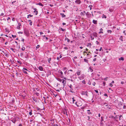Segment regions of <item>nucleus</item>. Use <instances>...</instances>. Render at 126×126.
Wrapping results in <instances>:
<instances>
[{
    "label": "nucleus",
    "instance_id": "nucleus-1",
    "mask_svg": "<svg viewBox=\"0 0 126 126\" xmlns=\"http://www.w3.org/2000/svg\"><path fill=\"white\" fill-rule=\"evenodd\" d=\"M75 104L78 107L81 106L82 105L81 103L80 102H76Z\"/></svg>",
    "mask_w": 126,
    "mask_h": 126
},
{
    "label": "nucleus",
    "instance_id": "nucleus-2",
    "mask_svg": "<svg viewBox=\"0 0 126 126\" xmlns=\"http://www.w3.org/2000/svg\"><path fill=\"white\" fill-rule=\"evenodd\" d=\"M24 33L27 36H28L29 35V32L28 30H25L24 31Z\"/></svg>",
    "mask_w": 126,
    "mask_h": 126
},
{
    "label": "nucleus",
    "instance_id": "nucleus-3",
    "mask_svg": "<svg viewBox=\"0 0 126 126\" xmlns=\"http://www.w3.org/2000/svg\"><path fill=\"white\" fill-rule=\"evenodd\" d=\"M88 92L87 91H82L81 92V94L82 95H85L86 96H88Z\"/></svg>",
    "mask_w": 126,
    "mask_h": 126
},
{
    "label": "nucleus",
    "instance_id": "nucleus-4",
    "mask_svg": "<svg viewBox=\"0 0 126 126\" xmlns=\"http://www.w3.org/2000/svg\"><path fill=\"white\" fill-rule=\"evenodd\" d=\"M86 16H88L89 18H90L91 17V15L88 12H87L86 13Z\"/></svg>",
    "mask_w": 126,
    "mask_h": 126
},
{
    "label": "nucleus",
    "instance_id": "nucleus-5",
    "mask_svg": "<svg viewBox=\"0 0 126 126\" xmlns=\"http://www.w3.org/2000/svg\"><path fill=\"white\" fill-rule=\"evenodd\" d=\"M62 83L63 84V87L65 85V84L66 83V81L63 79H62Z\"/></svg>",
    "mask_w": 126,
    "mask_h": 126
},
{
    "label": "nucleus",
    "instance_id": "nucleus-6",
    "mask_svg": "<svg viewBox=\"0 0 126 126\" xmlns=\"http://www.w3.org/2000/svg\"><path fill=\"white\" fill-rule=\"evenodd\" d=\"M33 9L34 10L33 11L34 13L35 14V15H37L38 12V11H37V9L36 8H34Z\"/></svg>",
    "mask_w": 126,
    "mask_h": 126
},
{
    "label": "nucleus",
    "instance_id": "nucleus-7",
    "mask_svg": "<svg viewBox=\"0 0 126 126\" xmlns=\"http://www.w3.org/2000/svg\"><path fill=\"white\" fill-rule=\"evenodd\" d=\"M75 2L78 4H80L81 3V1L80 0H76L75 1Z\"/></svg>",
    "mask_w": 126,
    "mask_h": 126
},
{
    "label": "nucleus",
    "instance_id": "nucleus-8",
    "mask_svg": "<svg viewBox=\"0 0 126 126\" xmlns=\"http://www.w3.org/2000/svg\"><path fill=\"white\" fill-rule=\"evenodd\" d=\"M114 10V8L113 7H110L109 9V11L111 12H112Z\"/></svg>",
    "mask_w": 126,
    "mask_h": 126
},
{
    "label": "nucleus",
    "instance_id": "nucleus-9",
    "mask_svg": "<svg viewBox=\"0 0 126 126\" xmlns=\"http://www.w3.org/2000/svg\"><path fill=\"white\" fill-rule=\"evenodd\" d=\"M78 78L80 80H81L84 79V77L83 76H80Z\"/></svg>",
    "mask_w": 126,
    "mask_h": 126
},
{
    "label": "nucleus",
    "instance_id": "nucleus-10",
    "mask_svg": "<svg viewBox=\"0 0 126 126\" xmlns=\"http://www.w3.org/2000/svg\"><path fill=\"white\" fill-rule=\"evenodd\" d=\"M93 22L95 24H97V21L96 20H93Z\"/></svg>",
    "mask_w": 126,
    "mask_h": 126
},
{
    "label": "nucleus",
    "instance_id": "nucleus-11",
    "mask_svg": "<svg viewBox=\"0 0 126 126\" xmlns=\"http://www.w3.org/2000/svg\"><path fill=\"white\" fill-rule=\"evenodd\" d=\"M38 69L41 71H42L43 70V67L41 66H40L38 68Z\"/></svg>",
    "mask_w": 126,
    "mask_h": 126
},
{
    "label": "nucleus",
    "instance_id": "nucleus-12",
    "mask_svg": "<svg viewBox=\"0 0 126 126\" xmlns=\"http://www.w3.org/2000/svg\"><path fill=\"white\" fill-rule=\"evenodd\" d=\"M70 88L71 89V90H73V87L71 84H70L69 86Z\"/></svg>",
    "mask_w": 126,
    "mask_h": 126
},
{
    "label": "nucleus",
    "instance_id": "nucleus-13",
    "mask_svg": "<svg viewBox=\"0 0 126 126\" xmlns=\"http://www.w3.org/2000/svg\"><path fill=\"white\" fill-rule=\"evenodd\" d=\"M93 35L94 36L97 37V34L96 33L94 32L93 33Z\"/></svg>",
    "mask_w": 126,
    "mask_h": 126
},
{
    "label": "nucleus",
    "instance_id": "nucleus-14",
    "mask_svg": "<svg viewBox=\"0 0 126 126\" xmlns=\"http://www.w3.org/2000/svg\"><path fill=\"white\" fill-rule=\"evenodd\" d=\"M100 31L99 32V33H103V32L102 31L103 30V29L101 28L100 29Z\"/></svg>",
    "mask_w": 126,
    "mask_h": 126
},
{
    "label": "nucleus",
    "instance_id": "nucleus-15",
    "mask_svg": "<svg viewBox=\"0 0 126 126\" xmlns=\"http://www.w3.org/2000/svg\"><path fill=\"white\" fill-rule=\"evenodd\" d=\"M87 47H90L91 46V44L90 43H88L87 44Z\"/></svg>",
    "mask_w": 126,
    "mask_h": 126
},
{
    "label": "nucleus",
    "instance_id": "nucleus-16",
    "mask_svg": "<svg viewBox=\"0 0 126 126\" xmlns=\"http://www.w3.org/2000/svg\"><path fill=\"white\" fill-rule=\"evenodd\" d=\"M36 4L37 5H39L42 7L43 6H44V5L42 4L41 2H39L38 3Z\"/></svg>",
    "mask_w": 126,
    "mask_h": 126
},
{
    "label": "nucleus",
    "instance_id": "nucleus-17",
    "mask_svg": "<svg viewBox=\"0 0 126 126\" xmlns=\"http://www.w3.org/2000/svg\"><path fill=\"white\" fill-rule=\"evenodd\" d=\"M119 60L120 61L121 60L123 61H124V59L123 57H121L119 59Z\"/></svg>",
    "mask_w": 126,
    "mask_h": 126
},
{
    "label": "nucleus",
    "instance_id": "nucleus-18",
    "mask_svg": "<svg viewBox=\"0 0 126 126\" xmlns=\"http://www.w3.org/2000/svg\"><path fill=\"white\" fill-rule=\"evenodd\" d=\"M60 14L62 16V17H64L66 16L65 15H64L63 13H60Z\"/></svg>",
    "mask_w": 126,
    "mask_h": 126
},
{
    "label": "nucleus",
    "instance_id": "nucleus-19",
    "mask_svg": "<svg viewBox=\"0 0 126 126\" xmlns=\"http://www.w3.org/2000/svg\"><path fill=\"white\" fill-rule=\"evenodd\" d=\"M87 111H88L87 113L89 114H92V112L90 111V110H87Z\"/></svg>",
    "mask_w": 126,
    "mask_h": 126
},
{
    "label": "nucleus",
    "instance_id": "nucleus-20",
    "mask_svg": "<svg viewBox=\"0 0 126 126\" xmlns=\"http://www.w3.org/2000/svg\"><path fill=\"white\" fill-rule=\"evenodd\" d=\"M30 111L29 112V114L30 115H31L32 114V110H30Z\"/></svg>",
    "mask_w": 126,
    "mask_h": 126
},
{
    "label": "nucleus",
    "instance_id": "nucleus-21",
    "mask_svg": "<svg viewBox=\"0 0 126 126\" xmlns=\"http://www.w3.org/2000/svg\"><path fill=\"white\" fill-rule=\"evenodd\" d=\"M106 18V16L105 15H104V14H103L102 16V18Z\"/></svg>",
    "mask_w": 126,
    "mask_h": 126
},
{
    "label": "nucleus",
    "instance_id": "nucleus-22",
    "mask_svg": "<svg viewBox=\"0 0 126 126\" xmlns=\"http://www.w3.org/2000/svg\"><path fill=\"white\" fill-rule=\"evenodd\" d=\"M51 60V58H48L47 60V61L48 63H50V61Z\"/></svg>",
    "mask_w": 126,
    "mask_h": 126
},
{
    "label": "nucleus",
    "instance_id": "nucleus-23",
    "mask_svg": "<svg viewBox=\"0 0 126 126\" xmlns=\"http://www.w3.org/2000/svg\"><path fill=\"white\" fill-rule=\"evenodd\" d=\"M84 61L85 62H86L87 63H88V60L86 59H84Z\"/></svg>",
    "mask_w": 126,
    "mask_h": 126
},
{
    "label": "nucleus",
    "instance_id": "nucleus-24",
    "mask_svg": "<svg viewBox=\"0 0 126 126\" xmlns=\"http://www.w3.org/2000/svg\"><path fill=\"white\" fill-rule=\"evenodd\" d=\"M17 63L19 64H22V63L20 61H17Z\"/></svg>",
    "mask_w": 126,
    "mask_h": 126
},
{
    "label": "nucleus",
    "instance_id": "nucleus-25",
    "mask_svg": "<svg viewBox=\"0 0 126 126\" xmlns=\"http://www.w3.org/2000/svg\"><path fill=\"white\" fill-rule=\"evenodd\" d=\"M76 73L78 76L80 74V71L77 72Z\"/></svg>",
    "mask_w": 126,
    "mask_h": 126
},
{
    "label": "nucleus",
    "instance_id": "nucleus-26",
    "mask_svg": "<svg viewBox=\"0 0 126 126\" xmlns=\"http://www.w3.org/2000/svg\"><path fill=\"white\" fill-rule=\"evenodd\" d=\"M123 38L122 36H121L119 38L120 40H121V41H123Z\"/></svg>",
    "mask_w": 126,
    "mask_h": 126
},
{
    "label": "nucleus",
    "instance_id": "nucleus-27",
    "mask_svg": "<svg viewBox=\"0 0 126 126\" xmlns=\"http://www.w3.org/2000/svg\"><path fill=\"white\" fill-rule=\"evenodd\" d=\"M29 21H30V24L31 25H32V21L31 20H28Z\"/></svg>",
    "mask_w": 126,
    "mask_h": 126
},
{
    "label": "nucleus",
    "instance_id": "nucleus-28",
    "mask_svg": "<svg viewBox=\"0 0 126 126\" xmlns=\"http://www.w3.org/2000/svg\"><path fill=\"white\" fill-rule=\"evenodd\" d=\"M59 73H60L61 74V75H63V72H62V71H61L60 70H59Z\"/></svg>",
    "mask_w": 126,
    "mask_h": 126
},
{
    "label": "nucleus",
    "instance_id": "nucleus-29",
    "mask_svg": "<svg viewBox=\"0 0 126 126\" xmlns=\"http://www.w3.org/2000/svg\"><path fill=\"white\" fill-rule=\"evenodd\" d=\"M93 7V6L91 5H90L88 6V7H90V10H91L92 9V7Z\"/></svg>",
    "mask_w": 126,
    "mask_h": 126
},
{
    "label": "nucleus",
    "instance_id": "nucleus-30",
    "mask_svg": "<svg viewBox=\"0 0 126 126\" xmlns=\"http://www.w3.org/2000/svg\"><path fill=\"white\" fill-rule=\"evenodd\" d=\"M22 70H24L25 71V70L27 71H28L29 72L30 71H29L27 69H26V68H24V67L23 68V69Z\"/></svg>",
    "mask_w": 126,
    "mask_h": 126
},
{
    "label": "nucleus",
    "instance_id": "nucleus-31",
    "mask_svg": "<svg viewBox=\"0 0 126 126\" xmlns=\"http://www.w3.org/2000/svg\"><path fill=\"white\" fill-rule=\"evenodd\" d=\"M25 48L24 47L22 46V47L21 48L22 50V51H24L25 50Z\"/></svg>",
    "mask_w": 126,
    "mask_h": 126
},
{
    "label": "nucleus",
    "instance_id": "nucleus-32",
    "mask_svg": "<svg viewBox=\"0 0 126 126\" xmlns=\"http://www.w3.org/2000/svg\"><path fill=\"white\" fill-rule=\"evenodd\" d=\"M57 80H58L59 81V82H62V79H59V78H58L57 79Z\"/></svg>",
    "mask_w": 126,
    "mask_h": 126
},
{
    "label": "nucleus",
    "instance_id": "nucleus-33",
    "mask_svg": "<svg viewBox=\"0 0 126 126\" xmlns=\"http://www.w3.org/2000/svg\"><path fill=\"white\" fill-rule=\"evenodd\" d=\"M50 121L51 122V123L53 124L54 123V121L53 119L51 120Z\"/></svg>",
    "mask_w": 126,
    "mask_h": 126
},
{
    "label": "nucleus",
    "instance_id": "nucleus-34",
    "mask_svg": "<svg viewBox=\"0 0 126 126\" xmlns=\"http://www.w3.org/2000/svg\"><path fill=\"white\" fill-rule=\"evenodd\" d=\"M107 32L108 33H111L112 32V31L110 30H108L107 31Z\"/></svg>",
    "mask_w": 126,
    "mask_h": 126
},
{
    "label": "nucleus",
    "instance_id": "nucleus-35",
    "mask_svg": "<svg viewBox=\"0 0 126 126\" xmlns=\"http://www.w3.org/2000/svg\"><path fill=\"white\" fill-rule=\"evenodd\" d=\"M103 117H102V116L101 117V122H102L103 121H104V120L103 119Z\"/></svg>",
    "mask_w": 126,
    "mask_h": 126
},
{
    "label": "nucleus",
    "instance_id": "nucleus-36",
    "mask_svg": "<svg viewBox=\"0 0 126 126\" xmlns=\"http://www.w3.org/2000/svg\"><path fill=\"white\" fill-rule=\"evenodd\" d=\"M82 83L85 84H86V82L84 80L82 81Z\"/></svg>",
    "mask_w": 126,
    "mask_h": 126
},
{
    "label": "nucleus",
    "instance_id": "nucleus-37",
    "mask_svg": "<svg viewBox=\"0 0 126 126\" xmlns=\"http://www.w3.org/2000/svg\"><path fill=\"white\" fill-rule=\"evenodd\" d=\"M39 47H40V45H38L36 47V49H37Z\"/></svg>",
    "mask_w": 126,
    "mask_h": 126
},
{
    "label": "nucleus",
    "instance_id": "nucleus-38",
    "mask_svg": "<svg viewBox=\"0 0 126 126\" xmlns=\"http://www.w3.org/2000/svg\"><path fill=\"white\" fill-rule=\"evenodd\" d=\"M23 70V72L24 73H25V74H27V72L26 71H25V70Z\"/></svg>",
    "mask_w": 126,
    "mask_h": 126
},
{
    "label": "nucleus",
    "instance_id": "nucleus-39",
    "mask_svg": "<svg viewBox=\"0 0 126 126\" xmlns=\"http://www.w3.org/2000/svg\"><path fill=\"white\" fill-rule=\"evenodd\" d=\"M72 99H73V103H74V102L75 101V100L74 99V97L72 98Z\"/></svg>",
    "mask_w": 126,
    "mask_h": 126
},
{
    "label": "nucleus",
    "instance_id": "nucleus-40",
    "mask_svg": "<svg viewBox=\"0 0 126 126\" xmlns=\"http://www.w3.org/2000/svg\"><path fill=\"white\" fill-rule=\"evenodd\" d=\"M26 95V94H24L22 95L23 98L25 97Z\"/></svg>",
    "mask_w": 126,
    "mask_h": 126
},
{
    "label": "nucleus",
    "instance_id": "nucleus-41",
    "mask_svg": "<svg viewBox=\"0 0 126 126\" xmlns=\"http://www.w3.org/2000/svg\"><path fill=\"white\" fill-rule=\"evenodd\" d=\"M87 118H87L88 120L89 121H90V116H88L87 117Z\"/></svg>",
    "mask_w": 126,
    "mask_h": 126
},
{
    "label": "nucleus",
    "instance_id": "nucleus-42",
    "mask_svg": "<svg viewBox=\"0 0 126 126\" xmlns=\"http://www.w3.org/2000/svg\"><path fill=\"white\" fill-rule=\"evenodd\" d=\"M88 50V49L87 48H86V51H84V53H87V51Z\"/></svg>",
    "mask_w": 126,
    "mask_h": 126
},
{
    "label": "nucleus",
    "instance_id": "nucleus-43",
    "mask_svg": "<svg viewBox=\"0 0 126 126\" xmlns=\"http://www.w3.org/2000/svg\"><path fill=\"white\" fill-rule=\"evenodd\" d=\"M108 77H107L106 78L104 79H104V80L107 81V79L108 78Z\"/></svg>",
    "mask_w": 126,
    "mask_h": 126
},
{
    "label": "nucleus",
    "instance_id": "nucleus-44",
    "mask_svg": "<svg viewBox=\"0 0 126 126\" xmlns=\"http://www.w3.org/2000/svg\"><path fill=\"white\" fill-rule=\"evenodd\" d=\"M80 15H83V16H84L85 15V14H83V13L81 12L80 13Z\"/></svg>",
    "mask_w": 126,
    "mask_h": 126
},
{
    "label": "nucleus",
    "instance_id": "nucleus-45",
    "mask_svg": "<svg viewBox=\"0 0 126 126\" xmlns=\"http://www.w3.org/2000/svg\"><path fill=\"white\" fill-rule=\"evenodd\" d=\"M104 95L106 97H108V96L107 94H104Z\"/></svg>",
    "mask_w": 126,
    "mask_h": 126
},
{
    "label": "nucleus",
    "instance_id": "nucleus-46",
    "mask_svg": "<svg viewBox=\"0 0 126 126\" xmlns=\"http://www.w3.org/2000/svg\"><path fill=\"white\" fill-rule=\"evenodd\" d=\"M61 29L62 31H64L65 30V29H63L62 28H61Z\"/></svg>",
    "mask_w": 126,
    "mask_h": 126
},
{
    "label": "nucleus",
    "instance_id": "nucleus-47",
    "mask_svg": "<svg viewBox=\"0 0 126 126\" xmlns=\"http://www.w3.org/2000/svg\"><path fill=\"white\" fill-rule=\"evenodd\" d=\"M96 44L97 45L99 44V42H98V41H96L95 42Z\"/></svg>",
    "mask_w": 126,
    "mask_h": 126
},
{
    "label": "nucleus",
    "instance_id": "nucleus-48",
    "mask_svg": "<svg viewBox=\"0 0 126 126\" xmlns=\"http://www.w3.org/2000/svg\"><path fill=\"white\" fill-rule=\"evenodd\" d=\"M36 94L37 96H39V94L37 92H36L35 93Z\"/></svg>",
    "mask_w": 126,
    "mask_h": 126
},
{
    "label": "nucleus",
    "instance_id": "nucleus-49",
    "mask_svg": "<svg viewBox=\"0 0 126 126\" xmlns=\"http://www.w3.org/2000/svg\"><path fill=\"white\" fill-rule=\"evenodd\" d=\"M18 26L20 27L21 26V24L20 23H19L18 24Z\"/></svg>",
    "mask_w": 126,
    "mask_h": 126
},
{
    "label": "nucleus",
    "instance_id": "nucleus-50",
    "mask_svg": "<svg viewBox=\"0 0 126 126\" xmlns=\"http://www.w3.org/2000/svg\"><path fill=\"white\" fill-rule=\"evenodd\" d=\"M12 37L13 38H15L16 37V35H12Z\"/></svg>",
    "mask_w": 126,
    "mask_h": 126
},
{
    "label": "nucleus",
    "instance_id": "nucleus-51",
    "mask_svg": "<svg viewBox=\"0 0 126 126\" xmlns=\"http://www.w3.org/2000/svg\"><path fill=\"white\" fill-rule=\"evenodd\" d=\"M123 109H126V105H124L123 107Z\"/></svg>",
    "mask_w": 126,
    "mask_h": 126
},
{
    "label": "nucleus",
    "instance_id": "nucleus-52",
    "mask_svg": "<svg viewBox=\"0 0 126 126\" xmlns=\"http://www.w3.org/2000/svg\"><path fill=\"white\" fill-rule=\"evenodd\" d=\"M20 27L19 26H18L17 27V29H20Z\"/></svg>",
    "mask_w": 126,
    "mask_h": 126
},
{
    "label": "nucleus",
    "instance_id": "nucleus-53",
    "mask_svg": "<svg viewBox=\"0 0 126 126\" xmlns=\"http://www.w3.org/2000/svg\"><path fill=\"white\" fill-rule=\"evenodd\" d=\"M122 115H120V116H119V120H120L121 119H120V118H121V117H122Z\"/></svg>",
    "mask_w": 126,
    "mask_h": 126
},
{
    "label": "nucleus",
    "instance_id": "nucleus-54",
    "mask_svg": "<svg viewBox=\"0 0 126 126\" xmlns=\"http://www.w3.org/2000/svg\"><path fill=\"white\" fill-rule=\"evenodd\" d=\"M110 86L111 87H112V86L113 85H112V83H110Z\"/></svg>",
    "mask_w": 126,
    "mask_h": 126
},
{
    "label": "nucleus",
    "instance_id": "nucleus-55",
    "mask_svg": "<svg viewBox=\"0 0 126 126\" xmlns=\"http://www.w3.org/2000/svg\"><path fill=\"white\" fill-rule=\"evenodd\" d=\"M10 49L11 50H12L13 51H14V50L15 49H14L13 48H10Z\"/></svg>",
    "mask_w": 126,
    "mask_h": 126
},
{
    "label": "nucleus",
    "instance_id": "nucleus-56",
    "mask_svg": "<svg viewBox=\"0 0 126 126\" xmlns=\"http://www.w3.org/2000/svg\"><path fill=\"white\" fill-rule=\"evenodd\" d=\"M91 53L90 52H88V53L87 54V57H88V56L89 55V53Z\"/></svg>",
    "mask_w": 126,
    "mask_h": 126
},
{
    "label": "nucleus",
    "instance_id": "nucleus-57",
    "mask_svg": "<svg viewBox=\"0 0 126 126\" xmlns=\"http://www.w3.org/2000/svg\"><path fill=\"white\" fill-rule=\"evenodd\" d=\"M66 69H67V68L65 67L63 69V70H66Z\"/></svg>",
    "mask_w": 126,
    "mask_h": 126
},
{
    "label": "nucleus",
    "instance_id": "nucleus-58",
    "mask_svg": "<svg viewBox=\"0 0 126 126\" xmlns=\"http://www.w3.org/2000/svg\"><path fill=\"white\" fill-rule=\"evenodd\" d=\"M4 15V14L3 13H1L0 14L1 16H3Z\"/></svg>",
    "mask_w": 126,
    "mask_h": 126
},
{
    "label": "nucleus",
    "instance_id": "nucleus-59",
    "mask_svg": "<svg viewBox=\"0 0 126 126\" xmlns=\"http://www.w3.org/2000/svg\"><path fill=\"white\" fill-rule=\"evenodd\" d=\"M94 91L97 93H98V91L97 90H94Z\"/></svg>",
    "mask_w": 126,
    "mask_h": 126
},
{
    "label": "nucleus",
    "instance_id": "nucleus-60",
    "mask_svg": "<svg viewBox=\"0 0 126 126\" xmlns=\"http://www.w3.org/2000/svg\"><path fill=\"white\" fill-rule=\"evenodd\" d=\"M96 60V58H95L93 60V61H95Z\"/></svg>",
    "mask_w": 126,
    "mask_h": 126
},
{
    "label": "nucleus",
    "instance_id": "nucleus-61",
    "mask_svg": "<svg viewBox=\"0 0 126 126\" xmlns=\"http://www.w3.org/2000/svg\"><path fill=\"white\" fill-rule=\"evenodd\" d=\"M64 49H68V48L67 47H64Z\"/></svg>",
    "mask_w": 126,
    "mask_h": 126
},
{
    "label": "nucleus",
    "instance_id": "nucleus-62",
    "mask_svg": "<svg viewBox=\"0 0 126 126\" xmlns=\"http://www.w3.org/2000/svg\"><path fill=\"white\" fill-rule=\"evenodd\" d=\"M90 71L91 72H92L93 71V69H91V68H90Z\"/></svg>",
    "mask_w": 126,
    "mask_h": 126
},
{
    "label": "nucleus",
    "instance_id": "nucleus-63",
    "mask_svg": "<svg viewBox=\"0 0 126 126\" xmlns=\"http://www.w3.org/2000/svg\"><path fill=\"white\" fill-rule=\"evenodd\" d=\"M29 16H30V17H32L33 16L32 15H31L30 14L29 15Z\"/></svg>",
    "mask_w": 126,
    "mask_h": 126
},
{
    "label": "nucleus",
    "instance_id": "nucleus-64",
    "mask_svg": "<svg viewBox=\"0 0 126 126\" xmlns=\"http://www.w3.org/2000/svg\"><path fill=\"white\" fill-rule=\"evenodd\" d=\"M19 33H20L21 34H22L23 33V32H18Z\"/></svg>",
    "mask_w": 126,
    "mask_h": 126
}]
</instances>
